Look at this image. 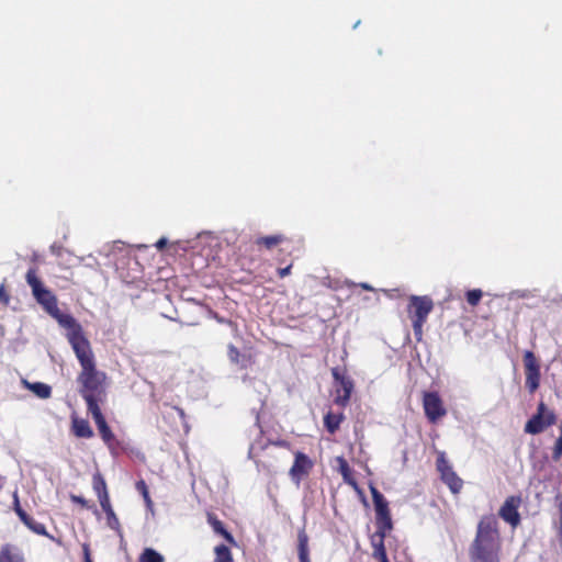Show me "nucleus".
I'll return each mask as SVG.
<instances>
[{"instance_id": "nucleus-52", "label": "nucleus", "mask_w": 562, "mask_h": 562, "mask_svg": "<svg viewBox=\"0 0 562 562\" xmlns=\"http://www.w3.org/2000/svg\"><path fill=\"white\" fill-rule=\"evenodd\" d=\"M85 562H92V560L91 561H85Z\"/></svg>"}, {"instance_id": "nucleus-48", "label": "nucleus", "mask_w": 562, "mask_h": 562, "mask_svg": "<svg viewBox=\"0 0 562 562\" xmlns=\"http://www.w3.org/2000/svg\"><path fill=\"white\" fill-rule=\"evenodd\" d=\"M75 259H76L78 262H81V261L83 260V258H82V257H76Z\"/></svg>"}, {"instance_id": "nucleus-30", "label": "nucleus", "mask_w": 562, "mask_h": 562, "mask_svg": "<svg viewBox=\"0 0 562 562\" xmlns=\"http://www.w3.org/2000/svg\"><path fill=\"white\" fill-rule=\"evenodd\" d=\"M482 297V291L479 289L470 290L467 292V301L470 305L475 306Z\"/></svg>"}, {"instance_id": "nucleus-24", "label": "nucleus", "mask_w": 562, "mask_h": 562, "mask_svg": "<svg viewBox=\"0 0 562 562\" xmlns=\"http://www.w3.org/2000/svg\"><path fill=\"white\" fill-rule=\"evenodd\" d=\"M215 554H216L215 562H233L231 551L224 544L217 546L215 548Z\"/></svg>"}, {"instance_id": "nucleus-16", "label": "nucleus", "mask_w": 562, "mask_h": 562, "mask_svg": "<svg viewBox=\"0 0 562 562\" xmlns=\"http://www.w3.org/2000/svg\"><path fill=\"white\" fill-rule=\"evenodd\" d=\"M297 553L300 562H311L308 537L304 530H301L297 535Z\"/></svg>"}, {"instance_id": "nucleus-45", "label": "nucleus", "mask_w": 562, "mask_h": 562, "mask_svg": "<svg viewBox=\"0 0 562 562\" xmlns=\"http://www.w3.org/2000/svg\"><path fill=\"white\" fill-rule=\"evenodd\" d=\"M559 538L560 543L562 546V503L560 504V528H559Z\"/></svg>"}, {"instance_id": "nucleus-35", "label": "nucleus", "mask_w": 562, "mask_h": 562, "mask_svg": "<svg viewBox=\"0 0 562 562\" xmlns=\"http://www.w3.org/2000/svg\"><path fill=\"white\" fill-rule=\"evenodd\" d=\"M425 322L413 321V329L416 339L419 341L423 337V325Z\"/></svg>"}, {"instance_id": "nucleus-19", "label": "nucleus", "mask_w": 562, "mask_h": 562, "mask_svg": "<svg viewBox=\"0 0 562 562\" xmlns=\"http://www.w3.org/2000/svg\"><path fill=\"white\" fill-rule=\"evenodd\" d=\"M49 250L54 256H56L60 260V262L66 263L68 266L72 265V254L68 249L64 248L60 245L53 244L49 247Z\"/></svg>"}, {"instance_id": "nucleus-37", "label": "nucleus", "mask_w": 562, "mask_h": 562, "mask_svg": "<svg viewBox=\"0 0 562 562\" xmlns=\"http://www.w3.org/2000/svg\"><path fill=\"white\" fill-rule=\"evenodd\" d=\"M331 373H333V376L335 379V383H340L341 382V378L342 376H346L344 373H340L339 369L338 368H334L331 370Z\"/></svg>"}, {"instance_id": "nucleus-11", "label": "nucleus", "mask_w": 562, "mask_h": 562, "mask_svg": "<svg viewBox=\"0 0 562 562\" xmlns=\"http://www.w3.org/2000/svg\"><path fill=\"white\" fill-rule=\"evenodd\" d=\"M521 498L519 496L508 497L499 509V516L503 520L516 527L520 521L518 507L520 506Z\"/></svg>"}, {"instance_id": "nucleus-49", "label": "nucleus", "mask_w": 562, "mask_h": 562, "mask_svg": "<svg viewBox=\"0 0 562 562\" xmlns=\"http://www.w3.org/2000/svg\"><path fill=\"white\" fill-rule=\"evenodd\" d=\"M252 450H254V447H250V449H249V457H251Z\"/></svg>"}, {"instance_id": "nucleus-26", "label": "nucleus", "mask_w": 562, "mask_h": 562, "mask_svg": "<svg viewBox=\"0 0 562 562\" xmlns=\"http://www.w3.org/2000/svg\"><path fill=\"white\" fill-rule=\"evenodd\" d=\"M92 485L97 496L108 493L106 483L100 474L93 475Z\"/></svg>"}, {"instance_id": "nucleus-2", "label": "nucleus", "mask_w": 562, "mask_h": 562, "mask_svg": "<svg viewBox=\"0 0 562 562\" xmlns=\"http://www.w3.org/2000/svg\"><path fill=\"white\" fill-rule=\"evenodd\" d=\"M25 280L32 289V294L36 302L44 308L47 314L57 321L59 326L71 321L74 316L68 313H63L58 308L56 295L49 289L44 286L42 281L37 278L35 269L31 268L27 270Z\"/></svg>"}, {"instance_id": "nucleus-23", "label": "nucleus", "mask_w": 562, "mask_h": 562, "mask_svg": "<svg viewBox=\"0 0 562 562\" xmlns=\"http://www.w3.org/2000/svg\"><path fill=\"white\" fill-rule=\"evenodd\" d=\"M139 562H165V558L151 548H146L139 557Z\"/></svg>"}, {"instance_id": "nucleus-32", "label": "nucleus", "mask_w": 562, "mask_h": 562, "mask_svg": "<svg viewBox=\"0 0 562 562\" xmlns=\"http://www.w3.org/2000/svg\"><path fill=\"white\" fill-rule=\"evenodd\" d=\"M228 358L232 362L234 363H239V359H240V352L239 350L234 346V345H229L228 346Z\"/></svg>"}, {"instance_id": "nucleus-29", "label": "nucleus", "mask_w": 562, "mask_h": 562, "mask_svg": "<svg viewBox=\"0 0 562 562\" xmlns=\"http://www.w3.org/2000/svg\"><path fill=\"white\" fill-rule=\"evenodd\" d=\"M210 521H211L212 527L215 532L223 535L225 537V539L229 542L234 541L233 536L226 531V529L224 528L223 524L220 520H216V519L211 520L210 519Z\"/></svg>"}, {"instance_id": "nucleus-7", "label": "nucleus", "mask_w": 562, "mask_h": 562, "mask_svg": "<svg viewBox=\"0 0 562 562\" xmlns=\"http://www.w3.org/2000/svg\"><path fill=\"white\" fill-rule=\"evenodd\" d=\"M423 406L426 417L431 423H436L447 414L443 403L436 392H426L424 394Z\"/></svg>"}, {"instance_id": "nucleus-46", "label": "nucleus", "mask_w": 562, "mask_h": 562, "mask_svg": "<svg viewBox=\"0 0 562 562\" xmlns=\"http://www.w3.org/2000/svg\"><path fill=\"white\" fill-rule=\"evenodd\" d=\"M359 286H361L363 290L367 291H373L374 289L369 283H359Z\"/></svg>"}, {"instance_id": "nucleus-17", "label": "nucleus", "mask_w": 562, "mask_h": 562, "mask_svg": "<svg viewBox=\"0 0 562 562\" xmlns=\"http://www.w3.org/2000/svg\"><path fill=\"white\" fill-rule=\"evenodd\" d=\"M72 430L74 434L79 438H91L93 436V431L89 423L85 419L74 418Z\"/></svg>"}, {"instance_id": "nucleus-5", "label": "nucleus", "mask_w": 562, "mask_h": 562, "mask_svg": "<svg viewBox=\"0 0 562 562\" xmlns=\"http://www.w3.org/2000/svg\"><path fill=\"white\" fill-rule=\"evenodd\" d=\"M557 423V415L543 402L537 407V413L526 423L525 432L538 435Z\"/></svg>"}, {"instance_id": "nucleus-41", "label": "nucleus", "mask_w": 562, "mask_h": 562, "mask_svg": "<svg viewBox=\"0 0 562 562\" xmlns=\"http://www.w3.org/2000/svg\"><path fill=\"white\" fill-rule=\"evenodd\" d=\"M290 272H291V266H288L285 268H280L278 270V274H279L280 278H284V277L289 276Z\"/></svg>"}, {"instance_id": "nucleus-22", "label": "nucleus", "mask_w": 562, "mask_h": 562, "mask_svg": "<svg viewBox=\"0 0 562 562\" xmlns=\"http://www.w3.org/2000/svg\"><path fill=\"white\" fill-rule=\"evenodd\" d=\"M341 420H342V415L341 414L328 413L324 417L325 427L328 430V432H330V434H335L336 432V430L339 428V425H340Z\"/></svg>"}, {"instance_id": "nucleus-21", "label": "nucleus", "mask_w": 562, "mask_h": 562, "mask_svg": "<svg viewBox=\"0 0 562 562\" xmlns=\"http://www.w3.org/2000/svg\"><path fill=\"white\" fill-rule=\"evenodd\" d=\"M103 512H104L105 518H106V526L110 529L114 530L120 538H122L123 537L122 527H121L120 520H119L116 514L114 513L113 508H110V509H106Z\"/></svg>"}, {"instance_id": "nucleus-36", "label": "nucleus", "mask_w": 562, "mask_h": 562, "mask_svg": "<svg viewBox=\"0 0 562 562\" xmlns=\"http://www.w3.org/2000/svg\"><path fill=\"white\" fill-rule=\"evenodd\" d=\"M338 462L340 464V472L346 477L349 472L348 463L344 458H338Z\"/></svg>"}, {"instance_id": "nucleus-44", "label": "nucleus", "mask_w": 562, "mask_h": 562, "mask_svg": "<svg viewBox=\"0 0 562 562\" xmlns=\"http://www.w3.org/2000/svg\"><path fill=\"white\" fill-rule=\"evenodd\" d=\"M15 512L18 514L19 517H23L26 513L20 507L19 505V501L18 498L15 497Z\"/></svg>"}, {"instance_id": "nucleus-20", "label": "nucleus", "mask_w": 562, "mask_h": 562, "mask_svg": "<svg viewBox=\"0 0 562 562\" xmlns=\"http://www.w3.org/2000/svg\"><path fill=\"white\" fill-rule=\"evenodd\" d=\"M376 518V531L374 533L381 535L382 537H386V533L392 530L393 522L391 518V514L383 516H375Z\"/></svg>"}, {"instance_id": "nucleus-38", "label": "nucleus", "mask_w": 562, "mask_h": 562, "mask_svg": "<svg viewBox=\"0 0 562 562\" xmlns=\"http://www.w3.org/2000/svg\"><path fill=\"white\" fill-rule=\"evenodd\" d=\"M373 558H375L380 562H389L385 550L381 552H373Z\"/></svg>"}, {"instance_id": "nucleus-34", "label": "nucleus", "mask_w": 562, "mask_h": 562, "mask_svg": "<svg viewBox=\"0 0 562 562\" xmlns=\"http://www.w3.org/2000/svg\"><path fill=\"white\" fill-rule=\"evenodd\" d=\"M98 499H99V503H100V506H101L102 510H106V509L112 508V505H111V502H110V497H109V493H103L102 495L98 496Z\"/></svg>"}, {"instance_id": "nucleus-1", "label": "nucleus", "mask_w": 562, "mask_h": 562, "mask_svg": "<svg viewBox=\"0 0 562 562\" xmlns=\"http://www.w3.org/2000/svg\"><path fill=\"white\" fill-rule=\"evenodd\" d=\"M502 541L498 522L493 516L483 517L476 529V535L469 549L472 562H499Z\"/></svg>"}, {"instance_id": "nucleus-25", "label": "nucleus", "mask_w": 562, "mask_h": 562, "mask_svg": "<svg viewBox=\"0 0 562 562\" xmlns=\"http://www.w3.org/2000/svg\"><path fill=\"white\" fill-rule=\"evenodd\" d=\"M282 240H283L282 235H272V236L260 237L257 240V244L263 245L270 249V248L274 247L276 245L280 244Z\"/></svg>"}, {"instance_id": "nucleus-8", "label": "nucleus", "mask_w": 562, "mask_h": 562, "mask_svg": "<svg viewBox=\"0 0 562 562\" xmlns=\"http://www.w3.org/2000/svg\"><path fill=\"white\" fill-rule=\"evenodd\" d=\"M432 306V301L428 296L412 295L408 306V313L412 321L426 322Z\"/></svg>"}, {"instance_id": "nucleus-33", "label": "nucleus", "mask_w": 562, "mask_h": 562, "mask_svg": "<svg viewBox=\"0 0 562 562\" xmlns=\"http://www.w3.org/2000/svg\"><path fill=\"white\" fill-rule=\"evenodd\" d=\"M561 457H562V437L559 436V438L555 441L554 448H553L552 458H553V460L558 461V460H560Z\"/></svg>"}, {"instance_id": "nucleus-6", "label": "nucleus", "mask_w": 562, "mask_h": 562, "mask_svg": "<svg viewBox=\"0 0 562 562\" xmlns=\"http://www.w3.org/2000/svg\"><path fill=\"white\" fill-rule=\"evenodd\" d=\"M524 364L526 373V387L530 393H533L540 384V367L532 351L525 352Z\"/></svg>"}, {"instance_id": "nucleus-42", "label": "nucleus", "mask_w": 562, "mask_h": 562, "mask_svg": "<svg viewBox=\"0 0 562 562\" xmlns=\"http://www.w3.org/2000/svg\"><path fill=\"white\" fill-rule=\"evenodd\" d=\"M168 240L167 238L162 237L160 238L157 243H156V248L161 250L166 245H167Z\"/></svg>"}, {"instance_id": "nucleus-9", "label": "nucleus", "mask_w": 562, "mask_h": 562, "mask_svg": "<svg viewBox=\"0 0 562 562\" xmlns=\"http://www.w3.org/2000/svg\"><path fill=\"white\" fill-rule=\"evenodd\" d=\"M437 469L441 474L442 481L453 493H458L462 487V480L454 473L443 453H440L437 459Z\"/></svg>"}, {"instance_id": "nucleus-12", "label": "nucleus", "mask_w": 562, "mask_h": 562, "mask_svg": "<svg viewBox=\"0 0 562 562\" xmlns=\"http://www.w3.org/2000/svg\"><path fill=\"white\" fill-rule=\"evenodd\" d=\"M335 403L339 406H346L349 403L351 392L353 390V382L349 376H342L341 382L336 385Z\"/></svg>"}, {"instance_id": "nucleus-10", "label": "nucleus", "mask_w": 562, "mask_h": 562, "mask_svg": "<svg viewBox=\"0 0 562 562\" xmlns=\"http://www.w3.org/2000/svg\"><path fill=\"white\" fill-rule=\"evenodd\" d=\"M313 465V461L305 453L296 452L294 463L290 469L292 481L299 486L301 480L310 473Z\"/></svg>"}, {"instance_id": "nucleus-18", "label": "nucleus", "mask_w": 562, "mask_h": 562, "mask_svg": "<svg viewBox=\"0 0 562 562\" xmlns=\"http://www.w3.org/2000/svg\"><path fill=\"white\" fill-rule=\"evenodd\" d=\"M23 383L25 384L26 389L32 391L40 398H48L52 394V389L48 384L42 382L31 383L26 380H23Z\"/></svg>"}, {"instance_id": "nucleus-15", "label": "nucleus", "mask_w": 562, "mask_h": 562, "mask_svg": "<svg viewBox=\"0 0 562 562\" xmlns=\"http://www.w3.org/2000/svg\"><path fill=\"white\" fill-rule=\"evenodd\" d=\"M0 562H25V559L18 549L5 544L0 550Z\"/></svg>"}, {"instance_id": "nucleus-28", "label": "nucleus", "mask_w": 562, "mask_h": 562, "mask_svg": "<svg viewBox=\"0 0 562 562\" xmlns=\"http://www.w3.org/2000/svg\"><path fill=\"white\" fill-rule=\"evenodd\" d=\"M136 490L143 495L147 507L150 508L153 506V502L150 499L147 485L143 480L136 483Z\"/></svg>"}, {"instance_id": "nucleus-51", "label": "nucleus", "mask_w": 562, "mask_h": 562, "mask_svg": "<svg viewBox=\"0 0 562 562\" xmlns=\"http://www.w3.org/2000/svg\"><path fill=\"white\" fill-rule=\"evenodd\" d=\"M218 322L226 323V321H224V318L218 319Z\"/></svg>"}, {"instance_id": "nucleus-4", "label": "nucleus", "mask_w": 562, "mask_h": 562, "mask_svg": "<svg viewBox=\"0 0 562 562\" xmlns=\"http://www.w3.org/2000/svg\"><path fill=\"white\" fill-rule=\"evenodd\" d=\"M60 327L67 330L66 337L74 349L77 359L80 362L81 368L90 367L94 364L93 355L91 351L90 342L85 337L81 325L75 317L69 323L61 325Z\"/></svg>"}, {"instance_id": "nucleus-3", "label": "nucleus", "mask_w": 562, "mask_h": 562, "mask_svg": "<svg viewBox=\"0 0 562 562\" xmlns=\"http://www.w3.org/2000/svg\"><path fill=\"white\" fill-rule=\"evenodd\" d=\"M80 384L79 393L85 398L88 411L99 407V402H102L105 396L104 380L105 374L95 369V364L82 368L78 375Z\"/></svg>"}, {"instance_id": "nucleus-47", "label": "nucleus", "mask_w": 562, "mask_h": 562, "mask_svg": "<svg viewBox=\"0 0 562 562\" xmlns=\"http://www.w3.org/2000/svg\"><path fill=\"white\" fill-rule=\"evenodd\" d=\"M20 519H21L25 525H27V524L32 520V517H30L27 514H25L23 517H20Z\"/></svg>"}, {"instance_id": "nucleus-27", "label": "nucleus", "mask_w": 562, "mask_h": 562, "mask_svg": "<svg viewBox=\"0 0 562 562\" xmlns=\"http://www.w3.org/2000/svg\"><path fill=\"white\" fill-rule=\"evenodd\" d=\"M384 539L381 535L373 533L370 538L371 546L373 548V552H381L385 550Z\"/></svg>"}, {"instance_id": "nucleus-31", "label": "nucleus", "mask_w": 562, "mask_h": 562, "mask_svg": "<svg viewBox=\"0 0 562 562\" xmlns=\"http://www.w3.org/2000/svg\"><path fill=\"white\" fill-rule=\"evenodd\" d=\"M26 526L37 535H46L45 526L33 518Z\"/></svg>"}, {"instance_id": "nucleus-39", "label": "nucleus", "mask_w": 562, "mask_h": 562, "mask_svg": "<svg viewBox=\"0 0 562 562\" xmlns=\"http://www.w3.org/2000/svg\"><path fill=\"white\" fill-rule=\"evenodd\" d=\"M82 552H83V560L85 561H91L90 557V548L88 543L82 544Z\"/></svg>"}, {"instance_id": "nucleus-40", "label": "nucleus", "mask_w": 562, "mask_h": 562, "mask_svg": "<svg viewBox=\"0 0 562 562\" xmlns=\"http://www.w3.org/2000/svg\"><path fill=\"white\" fill-rule=\"evenodd\" d=\"M71 501L74 503L80 504L81 506H87V501L82 496L71 495Z\"/></svg>"}, {"instance_id": "nucleus-14", "label": "nucleus", "mask_w": 562, "mask_h": 562, "mask_svg": "<svg viewBox=\"0 0 562 562\" xmlns=\"http://www.w3.org/2000/svg\"><path fill=\"white\" fill-rule=\"evenodd\" d=\"M372 499L375 508V516L389 515V503L385 497L378 491L376 487L370 486Z\"/></svg>"}, {"instance_id": "nucleus-50", "label": "nucleus", "mask_w": 562, "mask_h": 562, "mask_svg": "<svg viewBox=\"0 0 562 562\" xmlns=\"http://www.w3.org/2000/svg\"><path fill=\"white\" fill-rule=\"evenodd\" d=\"M359 24H360V21H357L356 24L353 25V29H356Z\"/></svg>"}, {"instance_id": "nucleus-43", "label": "nucleus", "mask_w": 562, "mask_h": 562, "mask_svg": "<svg viewBox=\"0 0 562 562\" xmlns=\"http://www.w3.org/2000/svg\"><path fill=\"white\" fill-rule=\"evenodd\" d=\"M0 301L4 302V303H8L9 302V296L8 294L5 293V290L3 286L0 288Z\"/></svg>"}, {"instance_id": "nucleus-13", "label": "nucleus", "mask_w": 562, "mask_h": 562, "mask_svg": "<svg viewBox=\"0 0 562 562\" xmlns=\"http://www.w3.org/2000/svg\"><path fill=\"white\" fill-rule=\"evenodd\" d=\"M98 429H99V432L103 439V441L109 446L111 447V443L113 442L114 440V435L113 432L111 431L110 427L108 426L106 422H105V418L104 416L102 415V412L100 409V407H94V409H91V411H88Z\"/></svg>"}]
</instances>
